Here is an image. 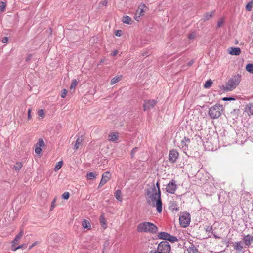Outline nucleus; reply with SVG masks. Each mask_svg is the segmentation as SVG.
Segmentation results:
<instances>
[{
	"instance_id": "nucleus-1",
	"label": "nucleus",
	"mask_w": 253,
	"mask_h": 253,
	"mask_svg": "<svg viewBox=\"0 0 253 253\" xmlns=\"http://www.w3.org/2000/svg\"><path fill=\"white\" fill-rule=\"evenodd\" d=\"M146 200L148 204L153 207H156L157 211H162V202L161 198V192H157L156 186L153 183L150 188L146 189Z\"/></svg>"
},
{
	"instance_id": "nucleus-2",
	"label": "nucleus",
	"mask_w": 253,
	"mask_h": 253,
	"mask_svg": "<svg viewBox=\"0 0 253 253\" xmlns=\"http://www.w3.org/2000/svg\"><path fill=\"white\" fill-rule=\"evenodd\" d=\"M241 80V75L238 74L233 75L227 82L225 85H223V90L226 92L233 90L239 84Z\"/></svg>"
},
{
	"instance_id": "nucleus-3",
	"label": "nucleus",
	"mask_w": 253,
	"mask_h": 253,
	"mask_svg": "<svg viewBox=\"0 0 253 253\" xmlns=\"http://www.w3.org/2000/svg\"><path fill=\"white\" fill-rule=\"evenodd\" d=\"M139 232L156 233L158 231V227L153 223L149 222H144L140 223L137 228Z\"/></svg>"
},
{
	"instance_id": "nucleus-4",
	"label": "nucleus",
	"mask_w": 253,
	"mask_h": 253,
	"mask_svg": "<svg viewBox=\"0 0 253 253\" xmlns=\"http://www.w3.org/2000/svg\"><path fill=\"white\" fill-rule=\"evenodd\" d=\"M223 110V106L217 103L209 109L208 114L211 119H217L220 117Z\"/></svg>"
},
{
	"instance_id": "nucleus-5",
	"label": "nucleus",
	"mask_w": 253,
	"mask_h": 253,
	"mask_svg": "<svg viewBox=\"0 0 253 253\" xmlns=\"http://www.w3.org/2000/svg\"><path fill=\"white\" fill-rule=\"evenodd\" d=\"M179 223L181 227L185 228L189 226L191 219L190 215L188 212L182 213L179 216Z\"/></svg>"
},
{
	"instance_id": "nucleus-6",
	"label": "nucleus",
	"mask_w": 253,
	"mask_h": 253,
	"mask_svg": "<svg viewBox=\"0 0 253 253\" xmlns=\"http://www.w3.org/2000/svg\"><path fill=\"white\" fill-rule=\"evenodd\" d=\"M157 249L161 253H169L171 246L168 241H163L158 244Z\"/></svg>"
},
{
	"instance_id": "nucleus-7",
	"label": "nucleus",
	"mask_w": 253,
	"mask_h": 253,
	"mask_svg": "<svg viewBox=\"0 0 253 253\" xmlns=\"http://www.w3.org/2000/svg\"><path fill=\"white\" fill-rule=\"evenodd\" d=\"M177 188L176 181L174 179H172L167 185L166 190L167 192L170 194H174Z\"/></svg>"
},
{
	"instance_id": "nucleus-8",
	"label": "nucleus",
	"mask_w": 253,
	"mask_h": 253,
	"mask_svg": "<svg viewBox=\"0 0 253 253\" xmlns=\"http://www.w3.org/2000/svg\"><path fill=\"white\" fill-rule=\"evenodd\" d=\"M156 103L157 101L155 100H145L143 104L144 110L149 111L155 107Z\"/></svg>"
},
{
	"instance_id": "nucleus-9",
	"label": "nucleus",
	"mask_w": 253,
	"mask_h": 253,
	"mask_svg": "<svg viewBox=\"0 0 253 253\" xmlns=\"http://www.w3.org/2000/svg\"><path fill=\"white\" fill-rule=\"evenodd\" d=\"M179 156V153L175 149H172L169 152V160L170 162L175 163Z\"/></svg>"
},
{
	"instance_id": "nucleus-10",
	"label": "nucleus",
	"mask_w": 253,
	"mask_h": 253,
	"mask_svg": "<svg viewBox=\"0 0 253 253\" xmlns=\"http://www.w3.org/2000/svg\"><path fill=\"white\" fill-rule=\"evenodd\" d=\"M111 174L109 172L107 171L104 173L102 175V178L100 182L98 188L102 187L105 183H106L110 179Z\"/></svg>"
},
{
	"instance_id": "nucleus-11",
	"label": "nucleus",
	"mask_w": 253,
	"mask_h": 253,
	"mask_svg": "<svg viewBox=\"0 0 253 253\" xmlns=\"http://www.w3.org/2000/svg\"><path fill=\"white\" fill-rule=\"evenodd\" d=\"M245 245L247 247H250L253 242V236L250 234L245 235L242 238Z\"/></svg>"
},
{
	"instance_id": "nucleus-12",
	"label": "nucleus",
	"mask_w": 253,
	"mask_h": 253,
	"mask_svg": "<svg viewBox=\"0 0 253 253\" xmlns=\"http://www.w3.org/2000/svg\"><path fill=\"white\" fill-rule=\"evenodd\" d=\"M84 140V136L81 135L80 136H79L76 140L73 149L75 150H77V149H78L80 146H82V145L83 144Z\"/></svg>"
},
{
	"instance_id": "nucleus-13",
	"label": "nucleus",
	"mask_w": 253,
	"mask_h": 253,
	"mask_svg": "<svg viewBox=\"0 0 253 253\" xmlns=\"http://www.w3.org/2000/svg\"><path fill=\"white\" fill-rule=\"evenodd\" d=\"M241 52V49L239 47H230L228 49L229 54L232 55H239Z\"/></svg>"
},
{
	"instance_id": "nucleus-14",
	"label": "nucleus",
	"mask_w": 253,
	"mask_h": 253,
	"mask_svg": "<svg viewBox=\"0 0 253 253\" xmlns=\"http://www.w3.org/2000/svg\"><path fill=\"white\" fill-rule=\"evenodd\" d=\"M118 139L117 133L111 132L108 134V140L111 142H114Z\"/></svg>"
},
{
	"instance_id": "nucleus-15",
	"label": "nucleus",
	"mask_w": 253,
	"mask_h": 253,
	"mask_svg": "<svg viewBox=\"0 0 253 253\" xmlns=\"http://www.w3.org/2000/svg\"><path fill=\"white\" fill-rule=\"evenodd\" d=\"M234 249L236 251L238 252H241L243 250L244 247L242 245V242L241 241H238L234 243L233 245Z\"/></svg>"
},
{
	"instance_id": "nucleus-16",
	"label": "nucleus",
	"mask_w": 253,
	"mask_h": 253,
	"mask_svg": "<svg viewBox=\"0 0 253 253\" xmlns=\"http://www.w3.org/2000/svg\"><path fill=\"white\" fill-rule=\"evenodd\" d=\"M170 234L168 233L165 232H161L158 235V238L160 239H163L164 241L168 240V238H169V235Z\"/></svg>"
},
{
	"instance_id": "nucleus-17",
	"label": "nucleus",
	"mask_w": 253,
	"mask_h": 253,
	"mask_svg": "<svg viewBox=\"0 0 253 253\" xmlns=\"http://www.w3.org/2000/svg\"><path fill=\"white\" fill-rule=\"evenodd\" d=\"M188 253H198V249L195 247V246L192 243H191V245L187 249Z\"/></svg>"
},
{
	"instance_id": "nucleus-18",
	"label": "nucleus",
	"mask_w": 253,
	"mask_h": 253,
	"mask_svg": "<svg viewBox=\"0 0 253 253\" xmlns=\"http://www.w3.org/2000/svg\"><path fill=\"white\" fill-rule=\"evenodd\" d=\"M190 143V139L189 138H187L186 137H184L183 140L181 141V145L182 148L186 150L188 147V144Z\"/></svg>"
},
{
	"instance_id": "nucleus-19",
	"label": "nucleus",
	"mask_w": 253,
	"mask_h": 253,
	"mask_svg": "<svg viewBox=\"0 0 253 253\" xmlns=\"http://www.w3.org/2000/svg\"><path fill=\"white\" fill-rule=\"evenodd\" d=\"M246 111L249 116L253 115V103L249 104L246 106Z\"/></svg>"
},
{
	"instance_id": "nucleus-20",
	"label": "nucleus",
	"mask_w": 253,
	"mask_h": 253,
	"mask_svg": "<svg viewBox=\"0 0 253 253\" xmlns=\"http://www.w3.org/2000/svg\"><path fill=\"white\" fill-rule=\"evenodd\" d=\"M23 231H21L20 233L17 235L14 238V240L12 242V246H14L15 245H16L17 242L21 239L23 235Z\"/></svg>"
},
{
	"instance_id": "nucleus-21",
	"label": "nucleus",
	"mask_w": 253,
	"mask_h": 253,
	"mask_svg": "<svg viewBox=\"0 0 253 253\" xmlns=\"http://www.w3.org/2000/svg\"><path fill=\"white\" fill-rule=\"evenodd\" d=\"M122 21L123 23L129 25L131 24L133 22L132 19L128 16H123L122 18Z\"/></svg>"
},
{
	"instance_id": "nucleus-22",
	"label": "nucleus",
	"mask_w": 253,
	"mask_h": 253,
	"mask_svg": "<svg viewBox=\"0 0 253 253\" xmlns=\"http://www.w3.org/2000/svg\"><path fill=\"white\" fill-rule=\"evenodd\" d=\"M121 191L119 189L116 190L114 193V196L116 199L119 201H122V198L121 197Z\"/></svg>"
},
{
	"instance_id": "nucleus-23",
	"label": "nucleus",
	"mask_w": 253,
	"mask_h": 253,
	"mask_svg": "<svg viewBox=\"0 0 253 253\" xmlns=\"http://www.w3.org/2000/svg\"><path fill=\"white\" fill-rule=\"evenodd\" d=\"M82 226L84 229H89L91 228V225L89 222L86 219H84L82 222Z\"/></svg>"
},
{
	"instance_id": "nucleus-24",
	"label": "nucleus",
	"mask_w": 253,
	"mask_h": 253,
	"mask_svg": "<svg viewBox=\"0 0 253 253\" xmlns=\"http://www.w3.org/2000/svg\"><path fill=\"white\" fill-rule=\"evenodd\" d=\"M100 222L101 226L104 228L106 229L107 228V224L106 222L105 218L103 217V215H101L100 218Z\"/></svg>"
},
{
	"instance_id": "nucleus-25",
	"label": "nucleus",
	"mask_w": 253,
	"mask_h": 253,
	"mask_svg": "<svg viewBox=\"0 0 253 253\" xmlns=\"http://www.w3.org/2000/svg\"><path fill=\"white\" fill-rule=\"evenodd\" d=\"M253 6V0L249 2L246 5V10L248 11H251Z\"/></svg>"
},
{
	"instance_id": "nucleus-26",
	"label": "nucleus",
	"mask_w": 253,
	"mask_h": 253,
	"mask_svg": "<svg viewBox=\"0 0 253 253\" xmlns=\"http://www.w3.org/2000/svg\"><path fill=\"white\" fill-rule=\"evenodd\" d=\"M246 69L248 72L253 74V64H248L246 66Z\"/></svg>"
},
{
	"instance_id": "nucleus-27",
	"label": "nucleus",
	"mask_w": 253,
	"mask_h": 253,
	"mask_svg": "<svg viewBox=\"0 0 253 253\" xmlns=\"http://www.w3.org/2000/svg\"><path fill=\"white\" fill-rule=\"evenodd\" d=\"M122 78V76H116L114 77L113 79H112L111 81V84L113 85L118 82H119Z\"/></svg>"
},
{
	"instance_id": "nucleus-28",
	"label": "nucleus",
	"mask_w": 253,
	"mask_h": 253,
	"mask_svg": "<svg viewBox=\"0 0 253 253\" xmlns=\"http://www.w3.org/2000/svg\"><path fill=\"white\" fill-rule=\"evenodd\" d=\"M26 247H27L26 245H24V244L19 245V246H18L17 247H16V245H15L14 246H12V245L11 246V250L12 251H15L19 249L25 248H26Z\"/></svg>"
},
{
	"instance_id": "nucleus-29",
	"label": "nucleus",
	"mask_w": 253,
	"mask_h": 253,
	"mask_svg": "<svg viewBox=\"0 0 253 253\" xmlns=\"http://www.w3.org/2000/svg\"><path fill=\"white\" fill-rule=\"evenodd\" d=\"M78 83V82L76 79H74L72 81L71 85L70 86V90H74L75 88H76V86H77V84Z\"/></svg>"
},
{
	"instance_id": "nucleus-30",
	"label": "nucleus",
	"mask_w": 253,
	"mask_h": 253,
	"mask_svg": "<svg viewBox=\"0 0 253 253\" xmlns=\"http://www.w3.org/2000/svg\"><path fill=\"white\" fill-rule=\"evenodd\" d=\"M214 14V11H211L210 12L207 13L204 18L205 20H209L212 16Z\"/></svg>"
},
{
	"instance_id": "nucleus-31",
	"label": "nucleus",
	"mask_w": 253,
	"mask_h": 253,
	"mask_svg": "<svg viewBox=\"0 0 253 253\" xmlns=\"http://www.w3.org/2000/svg\"><path fill=\"white\" fill-rule=\"evenodd\" d=\"M167 241L171 242V243H174L175 242L177 241L178 239L176 237L173 236L169 234V238H168Z\"/></svg>"
},
{
	"instance_id": "nucleus-32",
	"label": "nucleus",
	"mask_w": 253,
	"mask_h": 253,
	"mask_svg": "<svg viewBox=\"0 0 253 253\" xmlns=\"http://www.w3.org/2000/svg\"><path fill=\"white\" fill-rule=\"evenodd\" d=\"M213 82L210 79L207 80L204 84V87L206 88H210Z\"/></svg>"
},
{
	"instance_id": "nucleus-33",
	"label": "nucleus",
	"mask_w": 253,
	"mask_h": 253,
	"mask_svg": "<svg viewBox=\"0 0 253 253\" xmlns=\"http://www.w3.org/2000/svg\"><path fill=\"white\" fill-rule=\"evenodd\" d=\"M36 146H38L39 147H43L44 146L45 144L42 138H40L38 140V142L36 144Z\"/></svg>"
},
{
	"instance_id": "nucleus-34",
	"label": "nucleus",
	"mask_w": 253,
	"mask_h": 253,
	"mask_svg": "<svg viewBox=\"0 0 253 253\" xmlns=\"http://www.w3.org/2000/svg\"><path fill=\"white\" fill-rule=\"evenodd\" d=\"M63 161H59L57 163V164L56 165L55 167V168H54V170L55 171H57L58 170L60 169L61 168V167L63 165Z\"/></svg>"
},
{
	"instance_id": "nucleus-35",
	"label": "nucleus",
	"mask_w": 253,
	"mask_h": 253,
	"mask_svg": "<svg viewBox=\"0 0 253 253\" xmlns=\"http://www.w3.org/2000/svg\"><path fill=\"white\" fill-rule=\"evenodd\" d=\"M22 164L21 162H16V164L14 165V168L16 171H19L22 167Z\"/></svg>"
},
{
	"instance_id": "nucleus-36",
	"label": "nucleus",
	"mask_w": 253,
	"mask_h": 253,
	"mask_svg": "<svg viewBox=\"0 0 253 253\" xmlns=\"http://www.w3.org/2000/svg\"><path fill=\"white\" fill-rule=\"evenodd\" d=\"M86 177L88 179H92L95 177V175L93 172H89L87 174Z\"/></svg>"
},
{
	"instance_id": "nucleus-37",
	"label": "nucleus",
	"mask_w": 253,
	"mask_h": 253,
	"mask_svg": "<svg viewBox=\"0 0 253 253\" xmlns=\"http://www.w3.org/2000/svg\"><path fill=\"white\" fill-rule=\"evenodd\" d=\"M38 114L39 117L43 118L45 115L44 110L41 109V110H39L38 112Z\"/></svg>"
},
{
	"instance_id": "nucleus-38",
	"label": "nucleus",
	"mask_w": 253,
	"mask_h": 253,
	"mask_svg": "<svg viewBox=\"0 0 253 253\" xmlns=\"http://www.w3.org/2000/svg\"><path fill=\"white\" fill-rule=\"evenodd\" d=\"M5 6H6V4L4 2H3V1L0 2V10L1 11H4Z\"/></svg>"
},
{
	"instance_id": "nucleus-39",
	"label": "nucleus",
	"mask_w": 253,
	"mask_h": 253,
	"mask_svg": "<svg viewBox=\"0 0 253 253\" xmlns=\"http://www.w3.org/2000/svg\"><path fill=\"white\" fill-rule=\"evenodd\" d=\"M62 198L65 200H67L69 199L70 197V193L68 192H64L62 194Z\"/></svg>"
},
{
	"instance_id": "nucleus-40",
	"label": "nucleus",
	"mask_w": 253,
	"mask_h": 253,
	"mask_svg": "<svg viewBox=\"0 0 253 253\" xmlns=\"http://www.w3.org/2000/svg\"><path fill=\"white\" fill-rule=\"evenodd\" d=\"M35 152L37 154H40L42 152V149L41 148V147H39L36 145Z\"/></svg>"
},
{
	"instance_id": "nucleus-41",
	"label": "nucleus",
	"mask_w": 253,
	"mask_h": 253,
	"mask_svg": "<svg viewBox=\"0 0 253 253\" xmlns=\"http://www.w3.org/2000/svg\"><path fill=\"white\" fill-rule=\"evenodd\" d=\"M138 148L135 147L132 149V150L131 151V156L132 157H133L135 154V153L137 152Z\"/></svg>"
},
{
	"instance_id": "nucleus-42",
	"label": "nucleus",
	"mask_w": 253,
	"mask_h": 253,
	"mask_svg": "<svg viewBox=\"0 0 253 253\" xmlns=\"http://www.w3.org/2000/svg\"><path fill=\"white\" fill-rule=\"evenodd\" d=\"M56 198H54V199L53 200V201H52V203H51V205L50 210V211H52L53 209H54L55 204L56 203Z\"/></svg>"
},
{
	"instance_id": "nucleus-43",
	"label": "nucleus",
	"mask_w": 253,
	"mask_h": 253,
	"mask_svg": "<svg viewBox=\"0 0 253 253\" xmlns=\"http://www.w3.org/2000/svg\"><path fill=\"white\" fill-rule=\"evenodd\" d=\"M223 23H224V19H223V18H221L217 22V27L218 28L220 27L222 25Z\"/></svg>"
},
{
	"instance_id": "nucleus-44",
	"label": "nucleus",
	"mask_w": 253,
	"mask_h": 253,
	"mask_svg": "<svg viewBox=\"0 0 253 253\" xmlns=\"http://www.w3.org/2000/svg\"><path fill=\"white\" fill-rule=\"evenodd\" d=\"M67 90L66 89H64L62 90L61 96L62 98H65L67 95Z\"/></svg>"
},
{
	"instance_id": "nucleus-45",
	"label": "nucleus",
	"mask_w": 253,
	"mask_h": 253,
	"mask_svg": "<svg viewBox=\"0 0 253 253\" xmlns=\"http://www.w3.org/2000/svg\"><path fill=\"white\" fill-rule=\"evenodd\" d=\"M223 101H232L235 100V99L233 97H224L222 98Z\"/></svg>"
},
{
	"instance_id": "nucleus-46",
	"label": "nucleus",
	"mask_w": 253,
	"mask_h": 253,
	"mask_svg": "<svg viewBox=\"0 0 253 253\" xmlns=\"http://www.w3.org/2000/svg\"><path fill=\"white\" fill-rule=\"evenodd\" d=\"M195 37V34L194 33H191L188 35V39L190 40L193 39Z\"/></svg>"
},
{
	"instance_id": "nucleus-47",
	"label": "nucleus",
	"mask_w": 253,
	"mask_h": 253,
	"mask_svg": "<svg viewBox=\"0 0 253 253\" xmlns=\"http://www.w3.org/2000/svg\"><path fill=\"white\" fill-rule=\"evenodd\" d=\"M212 226H207L206 228H205V230L206 232H211L212 233Z\"/></svg>"
},
{
	"instance_id": "nucleus-48",
	"label": "nucleus",
	"mask_w": 253,
	"mask_h": 253,
	"mask_svg": "<svg viewBox=\"0 0 253 253\" xmlns=\"http://www.w3.org/2000/svg\"><path fill=\"white\" fill-rule=\"evenodd\" d=\"M143 12H144L143 9L142 8H139V10H138L137 11V13L139 12V14L140 16L143 15Z\"/></svg>"
},
{
	"instance_id": "nucleus-49",
	"label": "nucleus",
	"mask_w": 253,
	"mask_h": 253,
	"mask_svg": "<svg viewBox=\"0 0 253 253\" xmlns=\"http://www.w3.org/2000/svg\"><path fill=\"white\" fill-rule=\"evenodd\" d=\"M149 253H161L157 249L151 250Z\"/></svg>"
},
{
	"instance_id": "nucleus-50",
	"label": "nucleus",
	"mask_w": 253,
	"mask_h": 253,
	"mask_svg": "<svg viewBox=\"0 0 253 253\" xmlns=\"http://www.w3.org/2000/svg\"><path fill=\"white\" fill-rule=\"evenodd\" d=\"M7 41H8V38L7 37H5L2 38V43H7Z\"/></svg>"
},
{
	"instance_id": "nucleus-51",
	"label": "nucleus",
	"mask_w": 253,
	"mask_h": 253,
	"mask_svg": "<svg viewBox=\"0 0 253 253\" xmlns=\"http://www.w3.org/2000/svg\"><path fill=\"white\" fill-rule=\"evenodd\" d=\"M118 54V51L117 50H115L114 51H113L112 52V53H111V55L112 56H116L117 54Z\"/></svg>"
},
{
	"instance_id": "nucleus-52",
	"label": "nucleus",
	"mask_w": 253,
	"mask_h": 253,
	"mask_svg": "<svg viewBox=\"0 0 253 253\" xmlns=\"http://www.w3.org/2000/svg\"><path fill=\"white\" fill-rule=\"evenodd\" d=\"M31 118V109H29L28 110V120H30Z\"/></svg>"
},
{
	"instance_id": "nucleus-53",
	"label": "nucleus",
	"mask_w": 253,
	"mask_h": 253,
	"mask_svg": "<svg viewBox=\"0 0 253 253\" xmlns=\"http://www.w3.org/2000/svg\"><path fill=\"white\" fill-rule=\"evenodd\" d=\"M156 188L157 187V189H158V191H157V192H161L160 191V185H159V181H158L157 183H156Z\"/></svg>"
},
{
	"instance_id": "nucleus-54",
	"label": "nucleus",
	"mask_w": 253,
	"mask_h": 253,
	"mask_svg": "<svg viewBox=\"0 0 253 253\" xmlns=\"http://www.w3.org/2000/svg\"><path fill=\"white\" fill-rule=\"evenodd\" d=\"M122 32L121 30H117L115 32V35L117 36H121V33Z\"/></svg>"
},
{
	"instance_id": "nucleus-55",
	"label": "nucleus",
	"mask_w": 253,
	"mask_h": 253,
	"mask_svg": "<svg viewBox=\"0 0 253 253\" xmlns=\"http://www.w3.org/2000/svg\"><path fill=\"white\" fill-rule=\"evenodd\" d=\"M32 58V55L31 54H29L27 56V57H26V61L27 62L30 61Z\"/></svg>"
},
{
	"instance_id": "nucleus-56",
	"label": "nucleus",
	"mask_w": 253,
	"mask_h": 253,
	"mask_svg": "<svg viewBox=\"0 0 253 253\" xmlns=\"http://www.w3.org/2000/svg\"><path fill=\"white\" fill-rule=\"evenodd\" d=\"M140 15H138V16H136L135 15L134 16V19L135 20L137 21H139V19H140Z\"/></svg>"
},
{
	"instance_id": "nucleus-57",
	"label": "nucleus",
	"mask_w": 253,
	"mask_h": 253,
	"mask_svg": "<svg viewBox=\"0 0 253 253\" xmlns=\"http://www.w3.org/2000/svg\"><path fill=\"white\" fill-rule=\"evenodd\" d=\"M193 63H194V61H193V60H191L190 61H189L188 62V65L189 66H191V65L193 64Z\"/></svg>"
},
{
	"instance_id": "nucleus-58",
	"label": "nucleus",
	"mask_w": 253,
	"mask_h": 253,
	"mask_svg": "<svg viewBox=\"0 0 253 253\" xmlns=\"http://www.w3.org/2000/svg\"><path fill=\"white\" fill-rule=\"evenodd\" d=\"M214 237L215 238H219V237H218L217 236H216V235L214 234Z\"/></svg>"
},
{
	"instance_id": "nucleus-59",
	"label": "nucleus",
	"mask_w": 253,
	"mask_h": 253,
	"mask_svg": "<svg viewBox=\"0 0 253 253\" xmlns=\"http://www.w3.org/2000/svg\"><path fill=\"white\" fill-rule=\"evenodd\" d=\"M107 3V2H106V1H105V2H104V3H103V5H106Z\"/></svg>"
},
{
	"instance_id": "nucleus-60",
	"label": "nucleus",
	"mask_w": 253,
	"mask_h": 253,
	"mask_svg": "<svg viewBox=\"0 0 253 253\" xmlns=\"http://www.w3.org/2000/svg\"><path fill=\"white\" fill-rule=\"evenodd\" d=\"M33 245H31L29 247V249H31L33 247Z\"/></svg>"
},
{
	"instance_id": "nucleus-61",
	"label": "nucleus",
	"mask_w": 253,
	"mask_h": 253,
	"mask_svg": "<svg viewBox=\"0 0 253 253\" xmlns=\"http://www.w3.org/2000/svg\"><path fill=\"white\" fill-rule=\"evenodd\" d=\"M53 236H56V235H55V234H53Z\"/></svg>"
},
{
	"instance_id": "nucleus-62",
	"label": "nucleus",
	"mask_w": 253,
	"mask_h": 253,
	"mask_svg": "<svg viewBox=\"0 0 253 253\" xmlns=\"http://www.w3.org/2000/svg\"><path fill=\"white\" fill-rule=\"evenodd\" d=\"M102 253H104V251H103Z\"/></svg>"
}]
</instances>
